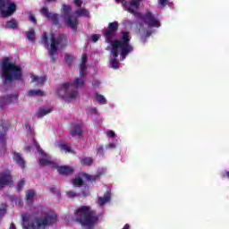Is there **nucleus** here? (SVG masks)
Listing matches in <instances>:
<instances>
[{"label":"nucleus","mask_w":229,"mask_h":229,"mask_svg":"<svg viewBox=\"0 0 229 229\" xmlns=\"http://www.w3.org/2000/svg\"><path fill=\"white\" fill-rule=\"evenodd\" d=\"M73 4L79 8L75 11V15H77V17H90V12L86 8H81L83 0H73Z\"/></svg>","instance_id":"nucleus-12"},{"label":"nucleus","mask_w":229,"mask_h":229,"mask_svg":"<svg viewBox=\"0 0 229 229\" xmlns=\"http://www.w3.org/2000/svg\"><path fill=\"white\" fill-rule=\"evenodd\" d=\"M13 160L15 162L21 169H26V160L22 157V155L19 152L13 153Z\"/></svg>","instance_id":"nucleus-16"},{"label":"nucleus","mask_w":229,"mask_h":229,"mask_svg":"<svg viewBox=\"0 0 229 229\" xmlns=\"http://www.w3.org/2000/svg\"><path fill=\"white\" fill-rule=\"evenodd\" d=\"M115 3H122L123 6H126V0H115Z\"/></svg>","instance_id":"nucleus-49"},{"label":"nucleus","mask_w":229,"mask_h":229,"mask_svg":"<svg viewBox=\"0 0 229 229\" xmlns=\"http://www.w3.org/2000/svg\"><path fill=\"white\" fill-rule=\"evenodd\" d=\"M30 21H31V22L34 24H37V18H35V16L32 14L30 15Z\"/></svg>","instance_id":"nucleus-46"},{"label":"nucleus","mask_w":229,"mask_h":229,"mask_svg":"<svg viewBox=\"0 0 229 229\" xmlns=\"http://www.w3.org/2000/svg\"><path fill=\"white\" fill-rule=\"evenodd\" d=\"M91 38H92V40H93L94 42H98V41L99 40V35H98V34H93V35L91 36Z\"/></svg>","instance_id":"nucleus-43"},{"label":"nucleus","mask_w":229,"mask_h":229,"mask_svg":"<svg viewBox=\"0 0 229 229\" xmlns=\"http://www.w3.org/2000/svg\"><path fill=\"white\" fill-rule=\"evenodd\" d=\"M35 194H36L35 191H33V190L27 191L26 195H25L26 205H29V206L33 205V201L35 199Z\"/></svg>","instance_id":"nucleus-20"},{"label":"nucleus","mask_w":229,"mask_h":229,"mask_svg":"<svg viewBox=\"0 0 229 229\" xmlns=\"http://www.w3.org/2000/svg\"><path fill=\"white\" fill-rule=\"evenodd\" d=\"M26 36L28 40H30V42L35 41V30L31 29L30 30V31H27Z\"/></svg>","instance_id":"nucleus-30"},{"label":"nucleus","mask_w":229,"mask_h":229,"mask_svg":"<svg viewBox=\"0 0 229 229\" xmlns=\"http://www.w3.org/2000/svg\"><path fill=\"white\" fill-rule=\"evenodd\" d=\"M81 64H86L87 65V54H83L81 56Z\"/></svg>","instance_id":"nucleus-42"},{"label":"nucleus","mask_w":229,"mask_h":229,"mask_svg":"<svg viewBox=\"0 0 229 229\" xmlns=\"http://www.w3.org/2000/svg\"><path fill=\"white\" fill-rule=\"evenodd\" d=\"M119 30V22L113 21L107 26V30L104 31V37L107 44H111V55L113 59H110V65L113 69H119V61L117 57L119 56V49H121L120 55L124 60L129 53L133 51V47L130 44L131 38L130 37L129 31H123L121 40L114 38L117 37V31Z\"/></svg>","instance_id":"nucleus-1"},{"label":"nucleus","mask_w":229,"mask_h":229,"mask_svg":"<svg viewBox=\"0 0 229 229\" xmlns=\"http://www.w3.org/2000/svg\"><path fill=\"white\" fill-rule=\"evenodd\" d=\"M83 85H85L83 78H76L73 82L63 83L57 90V94L63 98L76 99L79 97L78 89L83 87Z\"/></svg>","instance_id":"nucleus-5"},{"label":"nucleus","mask_w":229,"mask_h":229,"mask_svg":"<svg viewBox=\"0 0 229 229\" xmlns=\"http://www.w3.org/2000/svg\"><path fill=\"white\" fill-rule=\"evenodd\" d=\"M81 165L90 166L94 164V159L92 157H83L81 160Z\"/></svg>","instance_id":"nucleus-26"},{"label":"nucleus","mask_w":229,"mask_h":229,"mask_svg":"<svg viewBox=\"0 0 229 229\" xmlns=\"http://www.w3.org/2000/svg\"><path fill=\"white\" fill-rule=\"evenodd\" d=\"M50 192H52V194H56L57 196H60V190L55 188V187H51L49 188Z\"/></svg>","instance_id":"nucleus-40"},{"label":"nucleus","mask_w":229,"mask_h":229,"mask_svg":"<svg viewBox=\"0 0 229 229\" xmlns=\"http://www.w3.org/2000/svg\"><path fill=\"white\" fill-rule=\"evenodd\" d=\"M51 112H53L52 109H40L37 113V117H44V115H47V114H51Z\"/></svg>","instance_id":"nucleus-29"},{"label":"nucleus","mask_w":229,"mask_h":229,"mask_svg":"<svg viewBox=\"0 0 229 229\" xmlns=\"http://www.w3.org/2000/svg\"><path fill=\"white\" fill-rule=\"evenodd\" d=\"M106 149H115V144L109 143L107 146H106Z\"/></svg>","instance_id":"nucleus-45"},{"label":"nucleus","mask_w":229,"mask_h":229,"mask_svg":"<svg viewBox=\"0 0 229 229\" xmlns=\"http://www.w3.org/2000/svg\"><path fill=\"white\" fill-rule=\"evenodd\" d=\"M42 44H44L45 47H47L49 46V38L47 37V33H43L42 38H41Z\"/></svg>","instance_id":"nucleus-33"},{"label":"nucleus","mask_w":229,"mask_h":229,"mask_svg":"<svg viewBox=\"0 0 229 229\" xmlns=\"http://www.w3.org/2000/svg\"><path fill=\"white\" fill-rule=\"evenodd\" d=\"M13 185V177L10 171H4L0 173V189L4 187H12Z\"/></svg>","instance_id":"nucleus-11"},{"label":"nucleus","mask_w":229,"mask_h":229,"mask_svg":"<svg viewBox=\"0 0 229 229\" xmlns=\"http://www.w3.org/2000/svg\"><path fill=\"white\" fill-rule=\"evenodd\" d=\"M17 26H18L17 21L13 19L6 21L5 23V28H9L10 30H15Z\"/></svg>","instance_id":"nucleus-28"},{"label":"nucleus","mask_w":229,"mask_h":229,"mask_svg":"<svg viewBox=\"0 0 229 229\" xmlns=\"http://www.w3.org/2000/svg\"><path fill=\"white\" fill-rule=\"evenodd\" d=\"M70 133L72 137H81V135H83V127L81 126V123L72 124Z\"/></svg>","instance_id":"nucleus-17"},{"label":"nucleus","mask_w":229,"mask_h":229,"mask_svg":"<svg viewBox=\"0 0 229 229\" xmlns=\"http://www.w3.org/2000/svg\"><path fill=\"white\" fill-rule=\"evenodd\" d=\"M76 222L86 229H92L99 223L100 215L92 210L90 206H82L74 211Z\"/></svg>","instance_id":"nucleus-2"},{"label":"nucleus","mask_w":229,"mask_h":229,"mask_svg":"<svg viewBox=\"0 0 229 229\" xmlns=\"http://www.w3.org/2000/svg\"><path fill=\"white\" fill-rule=\"evenodd\" d=\"M38 164L39 165H41L42 167H46V165H50L53 169H55L54 164H56L49 159H46V158H40L38 160Z\"/></svg>","instance_id":"nucleus-25"},{"label":"nucleus","mask_w":229,"mask_h":229,"mask_svg":"<svg viewBox=\"0 0 229 229\" xmlns=\"http://www.w3.org/2000/svg\"><path fill=\"white\" fill-rule=\"evenodd\" d=\"M91 114H98V109L96 107L91 108Z\"/></svg>","instance_id":"nucleus-51"},{"label":"nucleus","mask_w":229,"mask_h":229,"mask_svg":"<svg viewBox=\"0 0 229 229\" xmlns=\"http://www.w3.org/2000/svg\"><path fill=\"white\" fill-rule=\"evenodd\" d=\"M140 3H142V0H131L129 4L130 6L127 8V12H130V8L131 10H133V8H135V10H139L140 7Z\"/></svg>","instance_id":"nucleus-22"},{"label":"nucleus","mask_w":229,"mask_h":229,"mask_svg":"<svg viewBox=\"0 0 229 229\" xmlns=\"http://www.w3.org/2000/svg\"><path fill=\"white\" fill-rule=\"evenodd\" d=\"M2 79L4 85L13 81H22V68L10 62V58H4L1 63Z\"/></svg>","instance_id":"nucleus-3"},{"label":"nucleus","mask_w":229,"mask_h":229,"mask_svg":"<svg viewBox=\"0 0 229 229\" xmlns=\"http://www.w3.org/2000/svg\"><path fill=\"white\" fill-rule=\"evenodd\" d=\"M9 229H17V227H15V224L14 223H11V225H10Z\"/></svg>","instance_id":"nucleus-52"},{"label":"nucleus","mask_w":229,"mask_h":229,"mask_svg":"<svg viewBox=\"0 0 229 229\" xmlns=\"http://www.w3.org/2000/svg\"><path fill=\"white\" fill-rule=\"evenodd\" d=\"M27 96L29 98H33V96H39L40 98H43V96H46V93L40 89H30L29 90Z\"/></svg>","instance_id":"nucleus-23"},{"label":"nucleus","mask_w":229,"mask_h":229,"mask_svg":"<svg viewBox=\"0 0 229 229\" xmlns=\"http://www.w3.org/2000/svg\"><path fill=\"white\" fill-rule=\"evenodd\" d=\"M140 26H142V23H140Z\"/></svg>","instance_id":"nucleus-56"},{"label":"nucleus","mask_w":229,"mask_h":229,"mask_svg":"<svg viewBox=\"0 0 229 229\" xmlns=\"http://www.w3.org/2000/svg\"><path fill=\"white\" fill-rule=\"evenodd\" d=\"M25 128H27V130H31V125H30V123H26Z\"/></svg>","instance_id":"nucleus-53"},{"label":"nucleus","mask_w":229,"mask_h":229,"mask_svg":"<svg viewBox=\"0 0 229 229\" xmlns=\"http://www.w3.org/2000/svg\"><path fill=\"white\" fill-rule=\"evenodd\" d=\"M100 85H101V81H99L98 80H94L92 82L93 87H99Z\"/></svg>","instance_id":"nucleus-44"},{"label":"nucleus","mask_w":229,"mask_h":229,"mask_svg":"<svg viewBox=\"0 0 229 229\" xmlns=\"http://www.w3.org/2000/svg\"><path fill=\"white\" fill-rule=\"evenodd\" d=\"M6 155V131L4 127L0 131V157Z\"/></svg>","instance_id":"nucleus-15"},{"label":"nucleus","mask_w":229,"mask_h":229,"mask_svg":"<svg viewBox=\"0 0 229 229\" xmlns=\"http://www.w3.org/2000/svg\"><path fill=\"white\" fill-rule=\"evenodd\" d=\"M129 13H131L134 17L143 21L148 28H160V26H162L160 20L149 11L142 14L141 13H137L135 9L129 8Z\"/></svg>","instance_id":"nucleus-7"},{"label":"nucleus","mask_w":229,"mask_h":229,"mask_svg":"<svg viewBox=\"0 0 229 229\" xmlns=\"http://www.w3.org/2000/svg\"><path fill=\"white\" fill-rule=\"evenodd\" d=\"M123 229H130V225L126 224Z\"/></svg>","instance_id":"nucleus-54"},{"label":"nucleus","mask_w":229,"mask_h":229,"mask_svg":"<svg viewBox=\"0 0 229 229\" xmlns=\"http://www.w3.org/2000/svg\"><path fill=\"white\" fill-rule=\"evenodd\" d=\"M34 144H35L39 155H41L42 157H45L46 153H44V150H42V148H40V145L35 140H34Z\"/></svg>","instance_id":"nucleus-37"},{"label":"nucleus","mask_w":229,"mask_h":229,"mask_svg":"<svg viewBox=\"0 0 229 229\" xmlns=\"http://www.w3.org/2000/svg\"><path fill=\"white\" fill-rule=\"evenodd\" d=\"M50 35V48L48 49V54L51 62H56L55 55L58 52V46H60V47H67L69 43L67 42V37L64 34H59L57 37H55V34L53 33Z\"/></svg>","instance_id":"nucleus-6"},{"label":"nucleus","mask_w":229,"mask_h":229,"mask_svg":"<svg viewBox=\"0 0 229 229\" xmlns=\"http://www.w3.org/2000/svg\"><path fill=\"white\" fill-rule=\"evenodd\" d=\"M25 151H26L27 153H30V152H31V146H26V147H25Z\"/></svg>","instance_id":"nucleus-50"},{"label":"nucleus","mask_w":229,"mask_h":229,"mask_svg":"<svg viewBox=\"0 0 229 229\" xmlns=\"http://www.w3.org/2000/svg\"><path fill=\"white\" fill-rule=\"evenodd\" d=\"M0 12L2 17H12L17 12V4L12 0H0Z\"/></svg>","instance_id":"nucleus-9"},{"label":"nucleus","mask_w":229,"mask_h":229,"mask_svg":"<svg viewBox=\"0 0 229 229\" xmlns=\"http://www.w3.org/2000/svg\"><path fill=\"white\" fill-rule=\"evenodd\" d=\"M47 3H56V0H46Z\"/></svg>","instance_id":"nucleus-55"},{"label":"nucleus","mask_w":229,"mask_h":229,"mask_svg":"<svg viewBox=\"0 0 229 229\" xmlns=\"http://www.w3.org/2000/svg\"><path fill=\"white\" fill-rule=\"evenodd\" d=\"M64 61L69 67L72 65V56L69 55V54L64 55Z\"/></svg>","instance_id":"nucleus-35"},{"label":"nucleus","mask_w":229,"mask_h":229,"mask_svg":"<svg viewBox=\"0 0 229 229\" xmlns=\"http://www.w3.org/2000/svg\"><path fill=\"white\" fill-rule=\"evenodd\" d=\"M97 153H98V155H101L102 157H104L105 156V147L103 145H100L97 148Z\"/></svg>","instance_id":"nucleus-38"},{"label":"nucleus","mask_w":229,"mask_h":229,"mask_svg":"<svg viewBox=\"0 0 229 229\" xmlns=\"http://www.w3.org/2000/svg\"><path fill=\"white\" fill-rule=\"evenodd\" d=\"M87 75V64H80V78Z\"/></svg>","instance_id":"nucleus-31"},{"label":"nucleus","mask_w":229,"mask_h":229,"mask_svg":"<svg viewBox=\"0 0 229 229\" xmlns=\"http://www.w3.org/2000/svg\"><path fill=\"white\" fill-rule=\"evenodd\" d=\"M40 13L41 15H43V17L47 19V21H51L54 26H58L60 24V15L58 13L49 12V9L47 7L43 6L40 9Z\"/></svg>","instance_id":"nucleus-10"},{"label":"nucleus","mask_w":229,"mask_h":229,"mask_svg":"<svg viewBox=\"0 0 229 229\" xmlns=\"http://www.w3.org/2000/svg\"><path fill=\"white\" fill-rule=\"evenodd\" d=\"M72 185H74V187L85 186V189H87L86 191H89V186H87V184H85V182L83 181V179L81 177H75L74 179H72Z\"/></svg>","instance_id":"nucleus-21"},{"label":"nucleus","mask_w":229,"mask_h":229,"mask_svg":"<svg viewBox=\"0 0 229 229\" xmlns=\"http://www.w3.org/2000/svg\"><path fill=\"white\" fill-rule=\"evenodd\" d=\"M47 79L46 77H38L37 75H32L31 76V81L32 83H38V85H44L46 83V81Z\"/></svg>","instance_id":"nucleus-24"},{"label":"nucleus","mask_w":229,"mask_h":229,"mask_svg":"<svg viewBox=\"0 0 229 229\" xmlns=\"http://www.w3.org/2000/svg\"><path fill=\"white\" fill-rule=\"evenodd\" d=\"M54 169H56L57 173L62 176H69V174H72L74 173V168L72 166L68 165H58V164H54Z\"/></svg>","instance_id":"nucleus-14"},{"label":"nucleus","mask_w":229,"mask_h":229,"mask_svg":"<svg viewBox=\"0 0 229 229\" xmlns=\"http://www.w3.org/2000/svg\"><path fill=\"white\" fill-rule=\"evenodd\" d=\"M59 148L62 151L65 152V153H72L73 155L75 154V152L73 151V149L69 147L66 143H61L59 145Z\"/></svg>","instance_id":"nucleus-27"},{"label":"nucleus","mask_w":229,"mask_h":229,"mask_svg":"<svg viewBox=\"0 0 229 229\" xmlns=\"http://www.w3.org/2000/svg\"><path fill=\"white\" fill-rule=\"evenodd\" d=\"M151 37V30H146L145 34L141 35L140 40L143 42V44H146V41L148 38Z\"/></svg>","instance_id":"nucleus-34"},{"label":"nucleus","mask_w":229,"mask_h":229,"mask_svg":"<svg viewBox=\"0 0 229 229\" xmlns=\"http://www.w3.org/2000/svg\"><path fill=\"white\" fill-rule=\"evenodd\" d=\"M6 214V209L5 208H0V217H3Z\"/></svg>","instance_id":"nucleus-48"},{"label":"nucleus","mask_w":229,"mask_h":229,"mask_svg":"<svg viewBox=\"0 0 229 229\" xmlns=\"http://www.w3.org/2000/svg\"><path fill=\"white\" fill-rule=\"evenodd\" d=\"M19 99V94H9L0 98V108H4L10 103H15Z\"/></svg>","instance_id":"nucleus-13"},{"label":"nucleus","mask_w":229,"mask_h":229,"mask_svg":"<svg viewBox=\"0 0 229 229\" xmlns=\"http://www.w3.org/2000/svg\"><path fill=\"white\" fill-rule=\"evenodd\" d=\"M95 98L100 105H106V98L103 95L96 94Z\"/></svg>","instance_id":"nucleus-32"},{"label":"nucleus","mask_w":229,"mask_h":229,"mask_svg":"<svg viewBox=\"0 0 229 229\" xmlns=\"http://www.w3.org/2000/svg\"><path fill=\"white\" fill-rule=\"evenodd\" d=\"M106 135H107V137H110V139H114V138H115V131H109L106 132Z\"/></svg>","instance_id":"nucleus-41"},{"label":"nucleus","mask_w":229,"mask_h":229,"mask_svg":"<svg viewBox=\"0 0 229 229\" xmlns=\"http://www.w3.org/2000/svg\"><path fill=\"white\" fill-rule=\"evenodd\" d=\"M26 181H24V179L20 180L17 184V191L21 192L22 191V187H24Z\"/></svg>","instance_id":"nucleus-36"},{"label":"nucleus","mask_w":229,"mask_h":229,"mask_svg":"<svg viewBox=\"0 0 229 229\" xmlns=\"http://www.w3.org/2000/svg\"><path fill=\"white\" fill-rule=\"evenodd\" d=\"M158 3L161 6H165L167 4V0H158Z\"/></svg>","instance_id":"nucleus-47"},{"label":"nucleus","mask_w":229,"mask_h":229,"mask_svg":"<svg viewBox=\"0 0 229 229\" xmlns=\"http://www.w3.org/2000/svg\"><path fill=\"white\" fill-rule=\"evenodd\" d=\"M89 194H90V191H85V190H81V193H77L76 191H66V196L68 198H78L80 196H83V198H87Z\"/></svg>","instance_id":"nucleus-19"},{"label":"nucleus","mask_w":229,"mask_h":229,"mask_svg":"<svg viewBox=\"0 0 229 229\" xmlns=\"http://www.w3.org/2000/svg\"><path fill=\"white\" fill-rule=\"evenodd\" d=\"M72 10V8H71V5L67 4H63L61 8V12L64 17H67L66 25L68 26V28H71V30H72L73 31H76L78 30L79 21L76 17L69 15Z\"/></svg>","instance_id":"nucleus-8"},{"label":"nucleus","mask_w":229,"mask_h":229,"mask_svg":"<svg viewBox=\"0 0 229 229\" xmlns=\"http://www.w3.org/2000/svg\"><path fill=\"white\" fill-rule=\"evenodd\" d=\"M110 199H112V192H110V191H106L103 197L98 198V204L99 207H104L106 203H110Z\"/></svg>","instance_id":"nucleus-18"},{"label":"nucleus","mask_w":229,"mask_h":229,"mask_svg":"<svg viewBox=\"0 0 229 229\" xmlns=\"http://www.w3.org/2000/svg\"><path fill=\"white\" fill-rule=\"evenodd\" d=\"M21 217L23 229H44L47 228V226H51V225L56 223V215L51 214L38 217L34 222H30V216L28 214H23Z\"/></svg>","instance_id":"nucleus-4"},{"label":"nucleus","mask_w":229,"mask_h":229,"mask_svg":"<svg viewBox=\"0 0 229 229\" xmlns=\"http://www.w3.org/2000/svg\"><path fill=\"white\" fill-rule=\"evenodd\" d=\"M83 176L84 178H86V180L88 182H96V177L90 175V174H83Z\"/></svg>","instance_id":"nucleus-39"}]
</instances>
